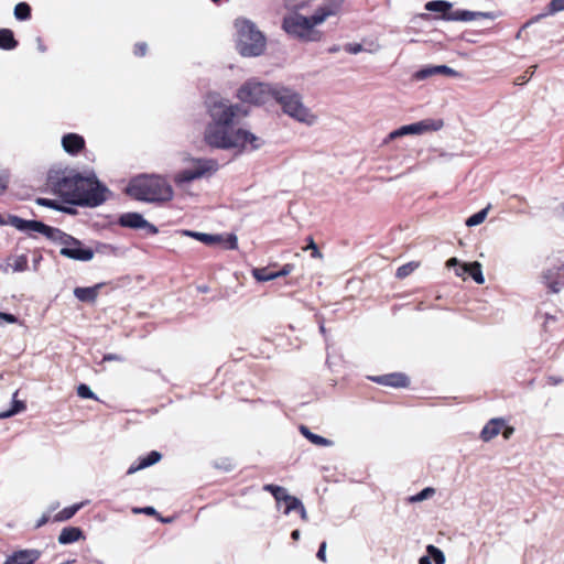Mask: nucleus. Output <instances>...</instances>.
<instances>
[{
  "instance_id": "nucleus-1",
  "label": "nucleus",
  "mask_w": 564,
  "mask_h": 564,
  "mask_svg": "<svg viewBox=\"0 0 564 564\" xmlns=\"http://www.w3.org/2000/svg\"><path fill=\"white\" fill-rule=\"evenodd\" d=\"M205 106L208 122L204 141L210 148L246 152L259 150L264 144L260 137L239 126L240 119L248 115L242 106L216 94L207 96Z\"/></svg>"
},
{
  "instance_id": "nucleus-2",
  "label": "nucleus",
  "mask_w": 564,
  "mask_h": 564,
  "mask_svg": "<svg viewBox=\"0 0 564 564\" xmlns=\"http://www.w3.org/2000/svg\"><path fill=\"white\" fill-rule=\"evenodd\" d=\"M127 193L138 200L163 203L173 198V188L159 175H140L131 180Z\"/></svg>"
},
{
  "instance_id": "nucleus-3",
  "label": "nucleus",
  "mask_w": 564,
  "mask_h": 564,
  "mask_svg": "<svg viewBox=\"0 0 564 564\" xmlns=\"http://www.w3.org/2000/svg\"><path fill=\"white\" fill-rule=\"evenodd\" d=\"M237 50L242 56H260L267 46V40L258 26L248 19H237Z\"/></svg>"
},
{
  "instance_id": "nucleus-4",
  "label": "nucleus",
  "mask_w": 564,
  "mask_h": 564,
  "mask_svg": "<svg viewBox=\"0 0 564 564\" xmlns=\"http://www.w3.org/2000/svg\"><path fill=\"white\" fill-rule=\"evenodd\" d=\"M274 100L285 115L299 122L313 126L317 120V117L304 105L301 94L290 87L279 84Z\"/></svg>"
},
{
  "instance_id": "nucleus-5",
  "label": "nucleus",
  "mask_w": 564,
  "mask_h": 564,
  "mask_svg": "<svg viewBox=\"0 0 564 564\" xmlns=\"http://www.w3.org/2000/svg\"><path fill=\"white\" fill-rule=\"evenodd\" d=\"M184 166L175 173L173 181L176 186L185 185L202 178L213 176L219 169L218 161L208 158H194L186 155L183 158Z\"/></svg>"
},
{
  "instance_id": "nucleus-6",
  "label": "nucleus",
  "mask_w": 564,
  "mask_h": 564,
  "mask_svg": "<svg viewBox=\"0 0 564 564\" xmlns=\"http://www.w3.org/2000/svg\"><path fill=\"white\" fill-rule=\"evenodd\" d=\"M317 14L314 12L311 17H305L301 13H289L283 18V30L302 41L316 42L322 39V33L316 30V26L322 24L317 22Z\"/></svg>"
},
{
  "instance_id": "nucleus-7",
  "label": "nucleus",
  "mask_w": 564,
  "mask_h": 564,
  "mask_svg": "<svg viewBox=\"0 0 564 564\" xmlns=\"http://www.w3.org/2000/svg\"><path fill=\"white\" fill-rule=\"evenodd\" d=\"M76 189L80 197L75 198V205L96 207L107 200L109 189L102 185L94 173L83 176L78 173Z\"/></svg>"
},
{
  "instance_id": "nucleus-8",
  "label": "nucleus",
  "mask_w": 564,
  "mask_h": 564,
  "mask_svg": "<svg viewBox=\"0 0 564 564\" xmlns=\"http://www.w3.org/2000/svg\"><path fill=\"white\" fill-rule=\"evenodd\" d=\"M279 84H269L249 79L237 91L240 101L260 106L265 105L275 98Z\"/></svg>"
},
{
  "instance_id": "nucleus-9",
  "label": "nucleus",
  "mask_w": 564,
  "mask_h": 564,
  "mask_svg": "<svg viewBox=\"0 0 564 564\" xmlns=\"http://www.w3.org/2000/svg\"><path fill=\"white\" fill-rule=\"evenodd\" d=\"M77 175L78 173L75 172H51L47 177V185L65 203L75 205V198L80 197L76 189Z\"/></svg>"
},
{
  "instance_id": "nucleus-10",
  "label": "nucleus",
  "mask_w": 564,
  "mask_h": 564,
  "mask_svg": "<svg viewBox=\"0 0 564 564\" xmlns=\"http://www.w3.org/2000/svg\"><path fill=\"white\" fill-rule=\"evenodd\" d=\"M442 127V122L434 120H422L411 124L402 126L389 133L388 140H394L408 134H422L427 131H436Z\"/></svg>"
},
{
  "instance_id": "nucleus-11",
  "label": "nucleus",
  "mask_w": 564,
  "mask_h": 564,
  "mask_svg": "<svg viewBox=\"0 0 564 564\" xmlns=\"http://www.w3.org/2000/svg\"><path fill=\"white\" fill-rule=\"evenodd\" d=\"M184 234L199 240L207 246L224 245V248L229 250H235L238 248V239L234 234L223 236L187 230L184 231Z\"/></svg>"
},
{
  "instance_id": "nucleus-12",
  "label": "nucleus",
  "mask_w": 564,
  "mask_h": 564,
  "mask_svg": "<svg viewBox=\"0 0 564 564\" xmlns=\"http://www.w3.org/2000/svg\"><path fill=\"white\" fill-rule=\"evenodd\" d=\"M8 224L22 232H39L50 239L54 228L37 220H25L18 216H9Z\"/></svg>"
},
{
  "instance_id": "nucleus-13",
  "label": "nucleus",
  "mask_w": 564,
  "mask_h": 564,
  "mask_svg": "<svg viewBox=\"0 0 564 564\" xmlns=\"http://www.w3.org/2000/svg\"><path fill=\"white\" fill-rule=\"evenodd\" d=\"M70 245L67 248H61L59 253L68 259L77 261H89L94 258V251L89 248H84L79 240H69Z\"/></svg>"
},
{
  "instance_id": "nucleus-14",
  "label": "nucleus",
  "mask_w": 564,
  "mask_h": 564,
  "mask_svg": "<svg viewBox=\"0 0 564 564\" xmlns=\"http://www.w3.org/2000/svg\"><path fill=\"white\" fill-rule=\"evenodd\" d=\"M119 224L123 227L140 229L144 228L151 235L158 234V228L147 221L142 215L138 213H127L121 215Z\"/></svg>"
},
{
  "instance_id": "nucleus-15",
  "label": "nucleus",
  "mask_w": 564,
  "mask_h": 564,
  "mask_svg": "<svg viewBox=\"0 0 564 564\" xmlns=\"http://www.w3.org/2000/svg\"><path fill=\"white\" fill-rule=\"evenodd\" d=\"M447 21H474L477 19H496V14L492 12H479V11H469V10H456L444 17Z\"/></svg>"
},
{
  "instance_id": "nucleus-16",
  "label": "nucleus",
  "mask_w": 564,
  "mask_h": 564,
  "mask_svg": "<svg viewBox=\"0 0 564 564\" xmlns=\"http://www.w3.org/2000/svg\"><path fill=\"white\" fill-rule=\"evenodd\" d=\"M40 556L41 551L36 549L20 550L9 555L3 564H33Z\"/></svg>"
},
{
  "instance_id": "nucleus-17",
  "label": "nucleus",
  "mask_w": 564,
  "mask_h": 564,
  "mask_svg": "<svg viewBox=\"0 0 564 564\" xmlns=\"http://www.w3.org/2000/svg\"><path fill=\"white\" fill-rule=\"evenodd\" d=\"M434 75H445L449 77H458L459 73L452 67L446 65L426 66L414 74V78L417 80L426 79Z\"/></svg>"
},
{
  "instance_id": "nucleus-18",
  "label": "nucleus",
  "mask_w": 564,
  "mask_h": 564,
  "mask_svg": "<svg viewBox=\"0 0 564 564\" xmlns=\"http://www.w3.org/2000/svg\"><path fill=\"white\" fill-rule=\"evenodd\" d=\"M345 0H324L323 4L315 10L317 22L324 23L329 17L337 15Z\"/></svg>"
},
{
  "instance_id": "nucleus-19",
  "label": "nucleus",
  "mask_w": 564,
  "mask_h": 564,
  "mask_svg": "<svg viewBox=\"0 0 564 564\" xmlns=\"http://www.w3.org/2000/svg\"><path fill=\"white\" fill-rule=\"evenodd\" d=\"M371 380L379 384L389 386L393 388H405L409 384L408 377L400 372L372 377Z\"/></svg>"
},
{
  "instance_id": "nucleus-20",
  "label": "nucleus",
  "mask_w": 564,
  "mask_h": 564,
  "mask_svg": "<svg viewBox=\"0 0 564 564\" xmlns=\"http://www.w3.org/2000/svg\"><path fill=\"white\" fill-rule=\"evenodd\" d=\"M466 273H468L476 283H478V284L485 283L482 268L478 261H475L471 263H464L456 270L457 276H464Z\"/></svg>"
},
{
  "instance_id": "nucleus-21",
  "label": "nucleus",
  "mask_w": 564,
  "mask_h": 564,
  "mask_svg": "<svg viewBox=\"0 0 564 564\" xmlns=\"http://www.w3.org/2000/svg\"><path fill=\"white\" fill-rule=\"evenodd\" d=\"M62 147L65 152L74 155L85 147V140L77 133H67L62 138Z\"/></svg>"
},
{
  "instance_id": "nucleus-22",
  "label": "nucleus",
  "mask_w": 564,
  "mask_h": 564,
  "mask_svg": "<svg viewBox=\"0 0 564 564\" xmlns=\"http://www.w3.org/2000/svg\"><path fill=\"white\" fill-rule=\"evenodd\" d=\"M28 269V257L25 254L12 256L7 259L6 264H0V273L24 272Z\"/></svg>"
},
{
  "instance_id": "nucleus-23",
  "label": "nucleus",
  "mask_w": 564,
  "mask_h": 564,
  "mask_svg": "<svg viewBox=\"0 0 564 564\" xmlns=\"http://www.w3.org/2000/svg\"><path fill=\"white\" fill-rule=\"evenodd\" d=\"M80 539H84L82 529H79L77 527H66V528L62 529V531L57 538V541L62 545H67V544L75 543V542L79 541Z\"/></svg>"
},
{
  "instance_id": "nucleus-24",
  "label": "nucleus",
  "mask_w": 564,
  "mask_h": 564,
  "mask_svg": "<svg viewBox=\"0 0 564 564\" xmlns=\"http://www.w3.org/2000/svg\"><path fill=\"white\" fill-rule=\"evenodd\" d=\"M503 424H505V422L501 419H492V420H490L484 426V429H482V431L480 433L481 440L484 442H489L490 440L496 437L500 433Z\"/></svg>"
},
{
  "instance_id": "nucleus-25",
  "label": "nucleus",
  "mask_w": 564,
  "mask_h": 564,
  "mask_svg": "<svg viewBox=\"0 0 564 564\" xmlns=\"http://www.w3.org/2000/svg\"><path fill=\"white\" fill-rule=\"evenodd\" d=\"M102 286V284H96L94 286L88 288H75L74 295L80 302H95L98 296V291Z\"/></svg>"
},
{
  "instance_id": "nucleus-26",
  "label": "nucleus",
  "mask_w": 564,
  "mask_h": 564,
  "mask_svg": "<svg viewBox=\"0 0 564 564\" xmlns=\"http://www.w3.org/2000/svg\"><path fill=\"white\" fill-rule=\"evenodd\" d=\"M161 454L156 451H152L148 456L143 457L140 459V463L138 465H131L128 470H127V474L128 475H132L134 474L135 471L140 470V469H143V468H147L149 466H152L154 465L155 463H158L160 459H161Z\"/></svg>"
},
{
  "instance_id": "nucleus-27",
  "label": "nucleus",
  "mask_w": 564,
  "mask_h": 564,
  "mask_svg": "<svg viewBox=\"0 0 564 564\" xmlns=\"http://www.w3.org/2000/svg\"><path fill=\"white\" fill-rule=\"evenodd\" d=\"M558 274H560V269L554 268V269H550V270L545 271L542 276L544 283L554 293L558 292L561 286L563 285V283H560L556 279V276Z\"/></svg>"
},
{
  "instance_id": "nucleus-28",
  "label": "nucleus",
  "mask_w": 564,
  "mask_h": 564,
  "mask_svg": "<svg viewBox=\"0 0 564 564\" xmlns=\"http://www.w3.org/2000/svg\"><path fill=\"white\" fill-rule=\"evenodd\" d=\"M18 46V41L10 29H0V48L6 51L14 50Z\"/></svg>"
},
{
  "instance_id": "nucleus-29",
  "label": "nucleus",
  "mask_w": 564,
  "mask_h": 564,
  "mask_svg": "<svg viewBox=\"0 0 564 564\" xmlns=\"http://www.w3.org/2000/svg\"><path fill=\"white\" fill-rule=\"evenodd\" d=\"M84 506H85V502H79V503H75L73 506L66 507L53 517V521H55V522L67 521L70 518H73L76 514V512L78 510H80Z\"/></svg>"
},
{
  "instance_id": "nucleus-30",
  "label": "nucleus",
  "mask_w": 564,
  "mask_h": 564,
  "mask_svg": "<svg viewBox=\"0 0 564 564\" xmlns=\"http://www.w3.org/2000/svg\"><path fill=\"white\" fill-rule=\"evenodd\" d=\"M547 9H549L547 13L535 15L524 26H528L531 23L539 21L540 19L546 17L547 14H555L557 12L564 11V0H551L547 6Z\"/></svg>"
},
{
  "instance_id": "nucleus-31",
  "label": "nucleus",
  "mask_w": 564,
  "mask_h": 564,
  "mask_svg": "<svg viewBox=\"0 0 564 564\" xmlns=\"http://www.w3.org/2000/svg\"><path fill=\"white\" fill-rule=\"evenodd\" d=\"M425 9L431 12H442L444 18L449 13L448 11L452 9V3L445 0H433L425 4Z\"/></svg>"
},
{
  "instance_id": "nucleus-32",
  "label": "nucleus",
  "mask_w": 564,
  "mask_h": 564,
  "mask_svg": "<svg viewBox=\"0 0 564 564\" xmlns=\"http://www.w3.org/2000/svg\"><path fill=\"white\" fill-rule=\"evenodd\" d=\"M301 433L313 444L318 446H332L333 442L323 436L312 433L306 426L302 425L300 427Z\"/></svg>"
},
{
  "instance_id": "nucleus-33",
  "label": "nucleus",
  "mask_w": 564,
  "mask_h": 564,
  "mask_svg": "<svg viewBox=\"0 0 564 564\" xmlns=\"http://www.w3.org/2000/svg\"><path fill=\"white\" fill-rule=\"evenodd\" d=\"M18 391L13 393L12 406L8 411L0 412V420L13 416L25 410V403L17 400Z\"/></svg>"
},
{
  "instance_id": "nucleus-34",
  "label": "nucleus",
  "mask_w": 564,
  "mask_h": 564,
  "mask_svg": "<svg viewBox=\"0 0 564 564\" xmlns=\"http://www.w3.org/2000/svg\"><path fill=\"white\" fill-rule=\"evenodd\" d=\"M313 0H284V8L290 13H300L306 9Z\"/></svg>"
},
{
  "instance_id": "nucleus-35",
  "label": "nucleus",
  "mask_w": 564,
  "mask_h": 564,
  "mask_svg": "<svg viewBox=\"0 0 564 564\" xmlns=\"http://www.w3.org/2000/svg\"><path fill=\"white\" fill-rule=\"evenodd\" d=\"M252 276L259 282L272 281L276 278V273L268 268H256L252 270Z\"/></svg>"
},
{
  "instance_id": "nucleus-36",
  "label": "nucleus",
  "mask_w": 564,
  "mask_h": 564,
  "mask_svg": "<svg viewBox=\"0 0 564 564\" xmlns=\"http://www.w3.org/2000/svg\"><path fill=\"white\" fill-rule=\"evenodd\" d=\"M50 239L57 241L62 246V248H67L70 245L69 240H76L74 237L63 232L57 228H54Z\"/></svg>"
},
{
  "instance_id": "nucleus-37",
  "label": "nucleus",
  "mask_w": 564,
  "mask_h": 564,
  "mask_svg": "<svg viewBox=\"0 0 564 564\" xmlns=\"http://www.w3.org/2000/svg\"><path fill=\"white\" fill-rule=\"evenodd\" d=\"M14 17L19 21H25L31 17V7L26 2H20L14 7Z\"/></svg>"
},
{
  "instance_id": "nucleus-38",
  "label": "nucleus",
  "mask_w": 564,
  "mask_h": 564,
  "mask_svg": "<svg viewBox=\"0 0 564 564\" xmlns=\"http://www.w3.org/2000/svg\"><path fill=\"white\" fill-rule=\"evenodd\" d=\"M487 214H488V207L479 210L478 213H476L473 216L467 218L466 226L474 227V226L480 225L486 219Z\"/></svg>"
},
{
  "instance_id": "nucleus-39",
  "label": "nucleus",
  "mask_w": 564,
  "mask_h": 564,
  "mask_svg": "<svg viewBox=\"0 0 564 564\" xmlns=\"http://www.w3.org/2000/svg\"><path fill=\"white\" fill-rule=\"evenodd\" d=\"M426 551L429 553V556L434 560L435 564L445 563V555L438 547L430 544L427 545Z\"/></svg>"
},
{
  "instance_id": "nucleus-40",
  "label": "nucleus",
  "mask_w": 564,
  "mask_h": 564,
  "mask_svg": "<svg viewBox=\"0 0 564 564\" xmlns=\"http://www.w3.org/2000/svg\"><path fill=\"white\" fill-rule=\"evenodd\" d=\"M417 268V263H414V262H409L406 264H403L401 265L398 270H397V276L399 279H403V278H406L408 275H410L415 269Z\"/></svg>"
},
{
  "instance_id": "nucleus-41",
  "label": "nucleus",
  "mask_w": 564,
  "mask_h": 564,
  "mask_svg": "<svg viewBox=\"0 0 564 564\" xmlns=\"http://www.w3.org/2000/svg\"><path fill=\"white\" fill-rule=\"evenodd\" d=\"M434 492H435V490L433 488H431V487L424 488L419 494L412 496L410 498V501L411 502H421V501H423L425 499L431 498L434 495Z\"/></svg>"
},
{
  "instance_id": "nucleus-42",
  "label": "nucleus",
  "mask_w": 564,
  "mask_h": 564,
  "mask_svg": "<svg viewBox=\"0 0 564 564\" xmlns=\"http://www.w3.org/2000/svg\"><path fill=\"white\" fill-rule=\"evenodd\" d=\"M284 503H285V510H284L285 514H289L292 511H297L300 509V507L302 506L301 500L293 496L288 498V500Z\"/></svg>"
},
{
  "instance_id": "nucleus-43",
  "label": "nucleus",
  "mask_w": 564,
  "mask_h": 564,
  "mask_svg": "<svg viewBox=\"0 0 564 564\" xmlns=\"http://www.w3.org/2000/svg\"><path fill=\"white\" fill-rule=\"evenodd\" d=\"M77 394L80 398H84V399H96V395L91 391V389L88 386L84 384V383L78 386Z\"/></svg>"
},
{
  "instance_id": "nucleus-44",
  "label": "nucleus",
  "mask_w": 564,
  "mask_h": 564,
  "mask_svg": "<svg viewBox=\"0 0 564 564\" xmlns=\"http://www.w3.org/2000/svg\"><path fill=\"white\" fill-rule=\"evenodd\" d=\"M345 51L349 54H358L364 51V47L359 43H348L344 46Z\"/></svg>"
},
{
  "instance_id": "nucleus-45",
  "label": "nucleus",
  "mask_w": 564,
  "mask_h": 564,
  "mask_svg": "<svg viewBox=\"0 0 564 564\" xmlns=\"http://www.w3.org/2000/svg\"><path fill=\"white\" fill-rule=\"evenodd\" d=\"M17 321L18 319L14 315L0 312V326H2L4 323L14 324Z\"/></svg>"
},
{
  "instance_id": "nucleus-46",
  "label": "nucleus",
  "mask_w": 564,
  "mask_h": 564,
  "mask_svg": "<svg viewBox=\"0 0 564 564\" xmlns=\"http://www.w3.org/2000/svg\"><path fill=\"white\" fill-rule=\"evenodd\" d=\"M36 203L41 206L54 208V209H61V207L56 204L55 200L47 199V198H37Z\"/></svg>"
},
{
  "instance_id": "nucleus-47",
  "label": "nucleus",
  "mask_w": 564,
  "mask_h": 564,
  "mask_svg": "<svg viewBox=\"0 0 564 564\" xmlns=\"http://www.w3.org/2000/svg\"><path fill=\"white\" fill-rule=\"evenodd\" d=\"M304 249L305 250L306 249L312 250V257L313 258H321L322 257V253L319 252V250H318L316 243L314 242L313 238H308V245Z\"/></svg>"
},
{
  "instance_id": "nucleus-48",
  "label": "nucleus",
  "mask_w": 564,
  "mask_h": 564,
  "mask_svg": "<svg viewBox=\"0 0 564 564\" xmlns=\"http://www.w3.org/2000/svg\"><path fill=\"white\" fill-rule=\"evenodd\" d=\"M276 502H285L291 496L286 492V489L281 487V492L275 491L273 495Z\"/></svg>"
},
{
  "instance_id": "nucleus-49",
  "label": "nucleus",
  "mask_w": 564,
  "mask_h": 564,
  "mask_svg": "<svg viewBox=\"0 0 564 564\" xmlns=\"http://www.w3.org/2000/svg\"><path fill=\"white\" fill-rule=\"evenodd\" d=\"M293 268H294L293 264H290V263L284 264L280 271H275L276 278H281V276H285V275L290 274L293 271Z\"/></svg>"
},
{
  "instance_id": "nucleus-50",
  "label": "nucleus",
  "mask_w": 564,
  "mask_h": 564,
  "mask_svg": "<svg viewBox=\"0 0 564 564\" xmlns=\"http://www.w3.org/2000/svg\"><path fill=\"white\" fill-rule=\"evenodd\" d=\"M147 48H148V46L145 43H138L134 46V54L137 56H144L147 53Z\"/></svg>"
},
{
  "instance_id": "nucleus-51",
  "label": "nucleus",
  "mask_w": 564,
  "mask_h": 564,
  "mask_svg": "<svg viewBox=\"0 0 564 564\" xmlns=\"http://www.w3.org/2000/svg\"><path fill=\"white\" fill-rule=\"evenodd\" d=\"M316 556L322 562H326V542L321 543Z\"/></svg>"
},
{
  "instance_id": "nucleus-52",
  "label": "nucleus",
  "mask_w": 564,
  "mask_h": 564,
  "mask_svg": "<svg viewBox=\"0 0 564 564\" xmlns=\"http://www.w3.org/2000/svg\"><path fill=\"white\" fill-rule=\"evenodd\" d=\"M102 360L104 361H122L123 358L116 354H108V355L104 356Z\"/></svg>"
},
{
  "instance_id": "nucleus-53",
  "label": "nucleus",
  "mask_w": 564,
  "mask_h": 564,
  "mask_svg": "<svg viewBox=\"0 0 564 564\" xmlns=\"http://www.w3.org/2000/svg\"><path fill=\"white\" fill-rule=\"evenodd\" d=\"M50 520V513L45 512L36 522L35 528H41Z\"/></svg>"
},
{
  "instance_id": "nucleus-54",
  "label": "nucleus",
  "mask_w": 564,
  "mask_h": 564,
  "mask_svg": "<svg viewBox=\"0 0 564 564\" xmlns=\"http://www.w3.org/2000/svg\"><path fill=\"white\" fill-rule=\"evenodd\" d=\"M263 489H264L265 491L271 492V494H272V496L274 495V492H275V491L281 492V487H280V486H275V485H271V484H269V485H264V486H263Z\"/></svg>"
},
{
  "instance_id": "nucleus-55",
  "label": "nucleus",
  "mask_w": 564,
  "mask_h": 564,
  "mask_svg": "<svg viewBox=\"0 0 564 564\" xmlns=\"http://www.w3.org/2000/svg\"><path fill=\"white\" fill-rule=\"evenodd\" d=\"M8 186V177L6 175H0V194H2Z\"/></svg>"
},
{
  "instance_id": "nucleus-56",
  "label": "nucleus",
  "mask_w": 564,
  "mask_h": 564,
  "mask_svg": "<svg viewBox=\"0 0 564 564\" xmlns=\"http://www.w3.org/2000/svg\"><path fill=\"white\" fill-rule=\"evenodd\" d=\"M134 512H143L145 514H154L156 511L153 507H145L143 509H134Z\"/></svg>"
},
{
  "instance_id": "nucleus-57",
  "label": "nucleus",
  "mask_w": 564,
  "mask_h": 564,
  "mask_svg": "<svg viewBox=\"0 0 564 564\" xmlns=\"http://www.w3.org/2000/svg\"><path fill=\"white\" fill-rule=\"evenodd\" d=\"M458 263H459V261H458V259H457V258H451V259L446 262V265H447L448 268H451V267H456V265H458Z\"/></svg>"
},
{
  "instance_id": "nucleus-58",
  "label": "nucleus",
  "mask_w": 564,
  "mask_h": 564,
  "mask_svg": "<svg viewBox=\"0 0 564 564\" xmlns=\"http://www.w3.org/2000/svg\"><path fill=\"white\" fill-rule=\"evenodd\" d=\"M36 43H37V50L40 52L44 53L46 51V46L43 44V42L40 37L36 39Z\"/></svg>"
},
{
  "instance_id": "nucleus-59",
  "label": "nucleus",
  "mask_w": 564,
  "mask_h": 564,
  "mask_svg": "<svg viewBox=\"0 0 564 564\" xmlns=\"http://www.w3.org/2000/svg\"><path fill=\"white\" fill-rule=\"evenodd\" d=\"M297 511L300 512L301 518L306 521L307 513H306L305 507L302 505Z\"/></svg>"
},
{
  "instance_id": "nucleus-60",
  "label": "nucleus",
  "mask_w": 564,
  "mask_h": 564,
  "mask_svg": "<svg viewBox=\"0 0 564 564\" xmlns=\"http://www.w3.org/2000/svg\"><path fill=\"white\" fill-rule=\"evenodd\" d=\"M42 260V256L41 254H37L34 259H33V269L34 270H37V267H39V263L40 261Z\"/></svg>"
},
{
  "instance_id": "nucleus-61",
  "label": "nucleus",
  "mask_w": 564,
  "mask_h": 564,
  "mask_svg": "<svg viewBox=\"0 0 564 564\" xmlns=\"http://www.w3.org/2000/svg\"><path fill=\"white\" fill-rule=\"evenodd\" d=\"M420 564H432L430 556H422L420 558Z\"/></svg>"
},
{
  "instance_id": "nucleus-62",
  "label": "nucleus",
  "mask_w": 564,
  "mask_h": 564,
  "mask_svg": "<svg viewBox=\"0 0 564 564\" xmlns=\"http://www.w3.org/2000/svg\"><path fill=\"white\" fill-rule=\"evenodd\" d=\"M59 507V503L58 502H54L52 503L48 509H47V513H51L52 511L56 510L57 508Z\"/></svg>"
},
{
  "instance_id": "nucleus-63",
  "label": "nucleus",
  "mask_w": 564,
  "mask_h": 564,
  "mask_svg": "<svg viewBox=\"0 0 564 564\" xmlns=\"http://www.w3.org/2000/svg\"><path fill=\"white\" fill-rule=\"evenodd\" d=\"M292 539L293 540H299L300 539V531L299 530H294L291 534Z\"/></svg>"
},
{
  "instance_id": "nucleus-64",
  "label": "nucleus",
  "mask_w": 564,
  "mask_h": 564,
  "mask_svg": "<svg viewBox=\"0 0 564 564\" xmlns=\"http://www.w3.org/2000/svg\"><path fill=\"white\" fill-rule=\"evenodd\" d=\"M513 430L512 429H508L503 432V436L505 438H508L511 434H512Z\"/></svg>"
}]
</instances>
